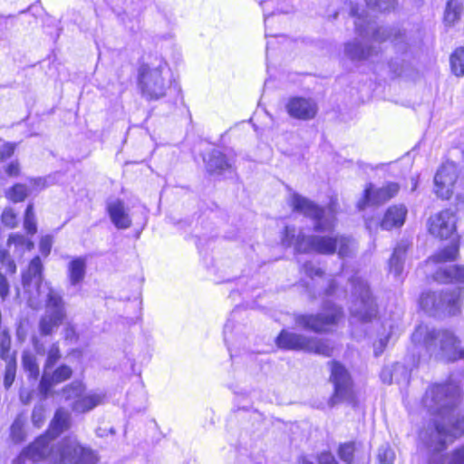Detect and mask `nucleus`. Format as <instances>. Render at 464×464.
<instances>
[{"label": "nucleus", "mask_w": 464, "mask_h": 464, "mask_svg": "<svg viewBox=\"0 0 464 464\" xmlns=\"http://www.w3.org/2000/svg\"><path fill=\"white\" fill-rule=\"evenodd\" d=\"M105 394L102 392L89 391L84 392L78 400H75L71 405L76 413H86L95 407L103 404Z\"/></svg>", "instance_id": "nucleus-23"}, {"label": "nucleus", "mask_w": 464, "mask_h": 464, "mask_svg": "<svg viewBox=\"0 0 464 464\" xmlns=\"http://www.w3.org/2000/svg\"><path fill=\"white\" fill-rule=\"evenodd\" d=\"M459 397V385L453 381L433 384L426 391L422 403L434 418L420 438L430 451H443L448 443L464 435V414L460 416L457 410Z\"/></svg>", "instance_id": "nucleus-1"}, {"label": "nucleus", "mask_w": 464, "mask_h": 464, "mask_svg": "<svg viewBox=\"0 0 464 464\" xmlns=\"http://www.w3.org/2000/svg\"><path fill=\"white\" fill-rule=\"evenodd\" d=\"M137 84L141 97L149 102L159 101L172 90L177 91V87L173 86L170 68L161 56L150 58L140 65Z\"/></svg>", "instance_id": "nucleus-6"}, {"label": "nucleus", "mask_w": 464, "mask_h": 464, "mask_svg": "<svg viewBox=\"0 0 464 464\" xmlns=\"http://www.w3.org/2000/svg\"><path fill=\"white\" fill-rule=\"evenodd\" d=\"M354 452L355 444L353 442H348L340 445L338 450L340 459L348 464L352 463Z\"/></svg>", "instance_id": "nucleus-40"}, {"label": "nucleus", "mask_w": 464, "mask_h": 464, "mask_svg": "<svg viewBox=\"0 0 464 464\" xmlns=\"http://www.w3.org/2000/svg\"><path fill=\"white\" fill-rule=\"evenodd\" d=\"M24 227L28 234L33 235V234L36 233L37 227H36L33 204H28V206L25 209Z\"/></svg>", "instance_id": "nucleus-38"}, {"label": "nucleus", "mask_w": 464, "mask_h": 464, "mask_svg": "<svg viewBox=\"0 0 464 464\" xmlns=\"http://www.w3.org/2000/svg\"><path fill=\"white\" fill-rule=\"evenodd\" d=\"M20 399L21 401L24 402V403H28L29 400H30V397L29 395H26L25 396V393L24 391H21L20 392Z\"/></svg>", "instance_id": "nucleus-58"}, {"label": "nucleus", "mask_w": 464, "mask_h": 464, "mask_svg": "<svg viewBox=\"0 0 464 464\" xmlns=\"http://www.w3.org/2000/svg\"><path fill=\"white\" fill-rule=\"evenodd\" d=\"M411 369L403 363H395L391 367H384L381 373L382 381L391 384L395 382L401 386H406L410 382Z\"/></svg>", "instance_id": "nucleus-22"}, {"label": "nucleus", "mask_w": 464, "mask_h": 464, "mask_svg": "<svg viewBox=\"0 0 464 464\" xmlns=\"http://www.w3.org/2000/svg\"><path fill=\"white\" fill-rule=\"evenodd\" d=\"M44 410L42 407H35L32 412V420L37 427H40L43 422Z\"/></svg>", "instance_id": "nucleus-52"}, {"label": "nucleus", "mask_w": 464, "mask_h": 464, "mask_svg": "<svg viewBox=\"0 0 464 464\" xmlns=\"http://www.w3.org/2000/svg\"><path fill=\"white\" fill-rule=\"evenodd\" d=\"M207 170L211 174L221 175L226 171L231 172L232 164L218 150H211L204 159Z\"/></svg>", "instance_id": "nucleus-25"}, {"label": "nucleus", "mask_w": 464, "mask_h": 464, "mask_svg": "<svg viewBox=\"0 0 464 464\" xmlns=\"http://www.w3.org/2000/svg\"><path fill=\"white\" fill-rule=\"evenodd\" d=\"M107 211L112 224L119 229H126L131 226V218L120 199H115L107 204Z\"/></svg>", "instance_id": "nucleus-24"}, {"label": "nucleus", "mask_w": 464, "mask_h": 464, "mask_svg": "<svg viewBox=\"0 0 464 464\" xmlns=\"http://www.w3.org/2000/svg\"><path fill=\"white\" fill-rule=\"evenodd\" d=\"M11 436L16 442H20L24 439V420L21 418L15 419L12 424Z\"/></svg>", "instance_id": "nucleus-43"}, {"label": "nucleus", "mask_w": 464, "mask_h": 464, "mask_svg": "<svg viewBox=\"0 0 464 464\" xmlns=\"http://www.w3.org/2000/svg\"><path fill=\"white\" fill-rule=\"evenodd\" d=\"M52 245H53L52 237H50V236L43 237L41 238L40 245H39L41 253L44 256H48L51 252Z\"/></svg>", "instance_id": "nucleus-51"}, {"label": "nucleus", "mask_w": 464, "mask_h": 464, "mask_svg": "<svg viewBox=\"0 0 464 464\" xmlns=\"http://www.w3.org/2000/svg\"><path fill=\"white\" fill-rule=\"evenodd\" d=\"M407 212L404 205H393L387 209L379 225L386 230L399 228L404 224Z\"/></svg>", "instance_id": "nucleus-26"}, {"label": "nucleus", "mask_w": 464, "mask_h": 464, "mask_svg": "<svg viewBox=\"0 0 464 464\" xmlns=\"http://www.w3.org/2000/svg\"><path fill=\"white\" fill-rule=\"evenodd\" d=\"M110 431H111V433H114L113 429H111Z\"/></svg>", "instance_id": "nucleus-64"}, {"label": "nucleus", "mask_w": 464, "mask_h": 464, "mask_svg": "<svg viewBox=\"0 0 464 464\" xmlns=\"http://www.w3.org/2000/svg\"><path fill=\"white\" fill-rule=\"evenodd\" d=\"M85 392V386L80 381H74L70 384L66 385L63 389V397L66 401H72V403L78 400Z\"/></svg>", "instance_id": "nucleus-34"}, {"label": "nucleus", "mask_w": 464, "mask_h": 464, "mask_svg": "<svg viewBox=\"0 0 464 464\" xmlns=\"http://www.w3.org/2000/svg\"><path fill=\"white\" fill-rule=\"evenodd\" d=\"M233 327H234V324L231 323L230 320H228L225 326H224V341L227 343L228 342V334L232 332L233 330Z\"/></svg>", "instance_id": "nucleus-56"}, {"label": "nucleus", "mask_w": 464, "mask_h": 464, "mask_svg": "<svg viewBox=\"0 0 464 464\" xmlns=\"http://www.w3.org/2000/svg\"><path fill=\"white\" fill-rule=\"evenodd\" d=\"M411 366H416L425 356L440 357L449 362L464 359V349L459 348L460 341L449 330L418 325L411 334Z\"/></svg>", "instance_id": "nucleus-3"}, {"label": "nucleus", "mask_w": 464, "mask_h": 464, "mask_svg": "<svg viewBox=\"0 0 464 464\" xmlns=\"http://www.w3.org/2000/svg\"><path fill=\"white\" fill-rule=\"evenodd\" d=\"M401 319V311L398 307L385 311L382 317L379 318V350L384 349L390 339L398 329ZM381 351H379V353Z\"/></svg>", "instance_id": "nucleus-18"}, {"label": "nucleus", "mask_w": 464, "mask_h": 464, "mask_svg": "<svg viewBox=\"0 0 464 464\" xmlns=\"http://www.w3.org/2000/svg\"><path fill=\"white\" fill-rule=\"evenodd\" d=\"M456 223L455 213L444 209L429 218V232L435 237L447 239L456 232Z\"/></svg>", "instance_id": "nucleus-15"}, {"label": "nucleus", "mask_w": 464, "mask_h": 464, "mask_svg": "<svg viewBox=\"0 0 464 464\" xmlns=\"http://www.w3.org/2000/svg\"><path fill=\"white\" fill-rule=\"evenodd\" d=\"M448 464H464V444L448 454Z\"/></svg>", "instance_id": "nucleus-45"}, {"label": "nucleus", "mask_w": 464, "mask_h": 464, "mask_svg": "<svg viewBox=\"0 0 464 464\" xmlns=\"http://www.w3.org/2000/svg\"><path fill=\"white\" fill-rule=\"evenodd\" d=\"M409 246L410 243L407 240L399 242L389 260V274L392 275L397 282H401L403 279L404 264Z\"/></svg>", "instance_id": "nucleus-21"}, {"label": "nucleus", "mask_w": 464, "mask_h": 464, "mask_svg": "<svg viewBox=\"0 0 464 464\" xmlns=\"http://www.w3.org/2000/svg\"><path fill=\"white\" fill-rule=\"evenodd\" d=\"M268 17H269V14H264V20H265V24H266L267 20H268Z\"/></svg>", "instance_id": "nucleus-59"}, {"label": "nucleus", "mask_w": 464, "mask_h": 464, "mask_svg": "<svg viewBox=\"0 0 464 464\" xmlns=\"http://www.w3.org/2000/svg\"><path fill=\"white\" fill-rule=\"evenodd\" d=\"M276 343L282 349L304 351L326 357H330L334 352V346L329 340L307 337L285 329L277 336Z\"/></svg>", "instance_id": "nucleus-10"}, {"label": "nucleus", "mask_w": 464, "mask_h": 464, "mask_svg": "<svg viewBox=\"0 0 464 464\" xmlns=\"http://www.w3.org/2000/svg\"><path fill=\"white\" fill-rule=\"evenodd\" d=\"M357 208L363 212L366 227L372 231L377 227L374 216L377 211V191L373 185L370 184L363 192L362 198L358 201Z\"/></svg>", "instance_id": "nucleus-19"}, {"label": "nucleus", "mask_w": 464, "mask_h": 464, "mask_svg": "<svg viewBox=\"0 0 464 464\" xmlns=\"http://www.w3.org/2000/svg\"><path fill=\"white\" fill-rule=\"evenodd\" d=\"M0 262L6 266V271L14 274L16 271V266L10 257L7 250L0 247Z\"/></svg>", "instance_id": "nucleus-46"}, {"label": "nucleus", "mask_w": 464, "mask_h": 464, "mask_svg": "<svg viewBox=\"0 0 464 464\" xmlns=\"http://www.w3.org/2000/svg\"><path fill=\"white\" fill-rule=\"evenodd\" d=\"M459 254V244L458 242H452L450 246L442 248L433 256L429 258L428 263L440 264L448 261H453L456 259Z\"/></svg>", "instance_id": "nucleus-30"}, {"label": "nucleus", "mask_w": 464, "mask_h": 464, "mask_svg": "<svg viewBox=\"0 0 464 464\" xmlns=\"http://www.w3.org/2000/svg\"><path fill=\"white\" fill-rule=\"evenodd\" d=\"M398 6L397 0H379V12H392Z\"/></svg>", "instance_id": "nucleus-50"}, {"label": "nucleus", "mask_w": 464, "mask_h": 464, "mask_svg": "<svg viewBox=\"0 0 464 464\" xmlns=\"http://www.w3.org/2000/svg\"><path fill=\"white\" fill-rule=\"evenodd\" d=\"M343 317L340 307L325 302L324 311L317 314H295L297 326L315 333L326 332Z\"/></svg>", "instance_id": "nucleus-11"}, {"label": "nucleus", "mask_w": 464, "mask_h": 464, "mask_svg": "<svg viewBox=\"0 0 464 464\" xmlns=\"http://www.w3.org/2000/svg\"><path fill=\"white\" fill-rule=\"evenodd\" d=\"M47 371L44 370L39 383V391L44 397L48 395L53 385L65 382L72 374L71 367L65 364L59 366L53 373H49Z\"/></svg>", "instance_id": "nucleus-20"}, {"label": "nucleus", "mask_w": 464, "mask_h": 464, "mask_svg": "<svg viewBox=\"0 0 464 464\" xmlns=\"http://www.w3.org/2000/svg\"><path fill=\"white\" fill-rule=\"evenodd\" d=\"M1 220L5 226L10 228L16 227L18 223L17 216L11 208H7L3 211Z\"/></svg>", "instance_id": "nucleus-44"}, {"label": "nucleus", "mask_w": 464, "mask_h": 464, "mask_svg": "<svg viewBox=\"0 0 464 464\" xmlns=\"http://www.w3.org/2000/svg\"><path fill=\"white\" fill-rule=\"evenodd\" d=\"M266 3H267L266 1H263V2H261L260 4H261V5H266Z\"/></svg>", "instance_id": "nucleus-60"}, {"label": "nucleus", "mask_w": 464, "mask_h": 464, "mask_svg": "<svg viewBox=\"0 0 464 464\" xmlns=\"http://www.w3.org/2000/svg\"><path fill=\"white\" fill-rule=\"evenodd\" d=\"M302 270L311 278H313L314 276H322L323 275V271L319 267H316L315 265L312 262L304 263L302 266Z\"/></svg>", "instance_id": "nucleus-47"}, {"label": "nucleus", "mask_w": 464, "mask_h": 464, "mask_svg": "<svg viewBox=\"0 0 464 464\" xmlns=\"http://www.w3.org/2000/svg\"><path fill=\"white\" fill-rule=\"evenodd\" d=\"M99 430H97V434H98V436H102V434H101V433L99 432Z\"/></svg>", "instance_id": "nucleus-63"}, {"label": "nucleus", "mask_w": 464, "mask_h": 464, "mask_svg": "<svg viewBox=\"0 0 464 464\" xmlns=\"http://www.w3.org/2000/svg\"><path fill=\"white\" fill-rule=\"evenodd\" d=\"M8 247L14 246V255L22 256L26 250H31L34 246L32 241L20 234H12L7 242Z\"/></svg>", "instance_id": "nucleus-29"}, {"label": "nucleus", "mask_w": 464, "mask_h": 464, "mask_svg": "<svg viewBox=\"0 0 464 464\" xmlns=\"http://www.w3.org/2000/svg\"><path fill=\"white\" fill-rule=\"evenodd\" d=\"M61 353L57 343H53L47 353V358L44 364V370H48L53 367V365L60 359Z\"/></svg>", "instance_id": "nucleus-42"}, {"label": "nucleus", "mask_w": 464, "mask_h": 464, "mask_svg": "<svg viewBox=\"0 0 464 464\" xmlns=\"http://www.w3.org/2000/svg\"><path fill=\"white\" fill-rule=\"evenodd\" d=\"M289 203L295 211L300 212L313 220L315 231L330 232L334 229L336 218L332 207L322 208L297 193L292 194Z\"/></svg>", "instance_id": "nucleus-9"}, {"label": "nucleus", "mask_w": 464, "mask_h": 464, "mask_svg": "<svg viewBox=\"0 0 464 464\" xmlns=\"http://www.w3.org/2000/svg\"><path fill=\"white\" fill-rule=\"evenodd\" d=\"M400 185L397 182L388 181L379 188V204L393 198L400 190Z\"/></svg>", "instance_id": "nucleus-36"}, {"label": "nucleus", "mask_w": 464, "mask_h": 464, "mask_svg": "<svg viewBox=\"0 0 464 464\" xmlns=\"http://www.w3.org/2000/svg\"><path fill=\"white\" fill-rule=\"evenodd\" d=\"M14 148L11 143L5 142L0 139V159L5 160L12 156Z\"/></svg>", "instance_id": "nucleus-49"}, {"label": "nucleus", "mask_w": 464, "mask_h": 464, "mask_svg": "<svg viewBox=\"0 0 464 464\" xmlns=\"http://www.w3.org/2000/svg\"><path fill=\"white\" fill-rule=\"evenodd\" d=\"M329 364L331 366L330 379L334 386V393L329 403L334 406L340 401H352V382L348 371L338 362L333 361Z\"/></svg>", "instance_id": "nucleus-13"}, {"label": "nucleus", "mask_w": 464, "mask_h": 464, "mask_svg": "<svg viewBox=\"0 0 464 464\" xmlns=\"http://www.w3.org/2000/svg\"><path fill=\"white\" fill-rule=\"evenodd\" d=\"M24 370L28 372L29 378L36 380L39 376V367L35 355L30 351H24L22 355Z\"/></svg>", "instance_id": "nucleus-33"}, {"label": "nucleus", "mask_w": 464, "mask_h": 464, "mask_svg": "<svg viewBox=\"0 0 464 464\" xmlns=\"http://www.w3.org/2000/svg\"><path fill=\"white\" fill-rule=\"evenodd\" d=\"M64 317L57 315V314L45 313L40 321V332L42 334L48 335L59 327Z\"/></svg>", "instance_id": "nucleus-31"}, {"label": "nucleus", "mask_w": 464, "mask_h": 464, "mask_svg": "<svg viewBox=\"0 0 464 464\" xmlns=\"http://www.w3.org/2000/svg\"><path fill=\"white\" fill-rule=\"evenodd\" d=\"M69 426L70 414L63 409H58L48 432L25 448L14 464H21L25 459L33 462L46 460L47 464H97V452L82 445L76 438H65L57 445L52 443Z\"/></svg>", "instance_id": "nucleus-2"}, {"label": "nucleus", "mask_w": 464, "mask_h": 464, "mask_svg": "<svg viewBox=\"0 0 464 464\" xmlns=\"http://www.w3.org/2000/svg\"><path fill=\"white\" fill-rule=\"evenodd\" d=\"M405 38L404 33L399 28H381L379 26V42L391 40L394 44H399Z\"/></svg>", "instance_id": "nucleus-37"}, {"label": "nucleus", "mask_w": 464, "mask_h": 464, "mask_svg": "<svg viewBox=\"0 0 464 464\" xmlns=\"http://www.w3.org/2000/svg\"><path fill=\"white\" fill-rule=\"evenodd\" d=\"M228 351H229V353H231V349H230V347H228ZM230 357H233V354H232V353H230Z\"/></svg>", "instance_id": "nucleus-61"}, {"label": "nucleus", "mask_w": 464, "mask_h": 464, "mask_svg": "<svg viewBox=\"0 0 464 464\" xmlns=\"http://www.w3.org/2000/svg\"><path fill=\"white\" fill-rule=\"evenodd\" d=\"M434 280L442 284L463 283L464 268L459 266H440L433 276Z\"/></svg>", "instance_id": "nucleus-27"}, {"label": "nucleus", "mask_w": 464, "mask_h": 464, "mask_svg": "<svg viewBox=\"0 0 464 464\" xmlns=\"http://www.w3.org/2000/svg\"><path fill=\"white\" fill-rule=\"evenodd\" d=\"M335 287H336L335 281H334V280H332V281L329 283V286H328V288L325 290L324 295H325L326 296H330V295H334V291H335Z\"/></svg>", "instance_id": "nucleus-57"}, {"label": "nucleus", "mask_w": 464, "mask_h": 464, "mask_svg": "<svg viewBox=\"0 0 464 464\" xmlns=\"http://www.w3.org/2000/svg\"><path fill=\"white\" fill-rule=\"evenodd\" d=\"M22 283L28 295L27 302L30 307L37 308L44 302L45 313L65 317L64 301L61 293L49 283L43 282V265L39 256L33 258L26 271L23 273Z\"/></svg>", "instance_id": "nucleus-4"}, {"label": "nucleus", "mask_w": 464, "mask_h": 464, "mask_svg": "<svg viewBox=\"0 0 464 464\" xmlns=\"http://www.w3.org/2000/svg\"><path fill=\"white\" fill-rule=\"evenodd\" d=\"M285 110L294 119L310 121L316 116L318 105L312 98L295 96L289 98L285 104Z\"/></svg>", "instance_id": "nucleus-17"}, {"label": "nucleus", "mask_w": 464, "mask_h": 464, "mask_svg": "<svg viewBox=\"0 0 464 464\" xmlns=\"http://www.w3.org/2000/svg\"><path fill=\"white\" fill-rule=\"evenodd\" d=\"M457 165L452 161L443 163L437 170L434 177V192L439 198L442 199L450 198L457 180Z\"/></svg>", "instance_id": "nucleus-14"}, {"label": "nucleus", "mask_w": 464, "mask_h": 464, "mask_svg": "<svg viewBox=\"0 0 464 464\" xmlns=\"http://www.w3.org/2000/svg\"><path fill=\"white\" fill-rule=\"evenodd\" d=\"M282 244L285 247L294 246L296 253L314 251L331 255L337 250L338 255L344 257L350 255L353 241L350 237L343 236H305L295 227L286 226L282 236Z\"/></svg>", "instance_id": "nucleus-5"}, {"label": "nucleus", "mask_w": 464, "mask_h": 464, "mask_svg": "<svg viewBox=\"0 0 464 464\" xmlns=\"http://www.w3.org/2000/svg\"><path fill=\"white\" fill-rule=\"evenodd\" d=\"M6 196L13 202H21L28 196V189L24 185L15 184L8 190Z\"/></svg>", "instance_id": "nucleus-39"}, {"label": "nucleus", "mask_w": 464, "mask_h": 464, "mask_svg": "<svg viewBox=\"0 0 464 464\" xmlns=\"http://www.w3.org/2000/svg\"><path fill=\"white\" fill-rule=\"evenodd\" d=\"M379 451V464H392L395 458V453L391 448H385Z\"/></svg>", "instance_id": "nucleus-48"}, {"label": "nucleus", "mask_w": 464, "mask_h": 464, "mask_svg": "<svg viewBox=\"0 0 464 464\" xmlns=\"http://www.w3.org/2000/svg\"><path fill=\"white\" fill-rule=\"evenodd\" d=\"M16 373V364L15 361L10 359L5 366V377H4V385L6 389L10 388L13 384Z\"/></svg>", "instance_id": "nucleus-41"}, {"label": "nucleus", "mask_w": 464, "mask_h": 464, "mask_svg": "<svg viewBox=\"0 0 464 464\" xmlns=\"http://www.w3.org/2000/svg\"><path fill=\"white\" fill-rule=\"evenodd\" d=\"M350 283L353 297L350 307L352 316L363 323L371 321L373 310L367 282L359 277H353Z\"/></svg>", "instance_id": "nucleus-12"}, {"label": "nucleus", "mask_w": 464, "mask_h": 464, "mask_svg": "<svg viewBox=\"0 0 464 464\" xmlns=\"http://www.w3.org/2000/svg\"><path fill=\"white\" fill-rule=\"evenodd\" d=\"M368 10L359 13V8L353 6L351 14L355 17L354 25L361 41L354 39L344 45V53L352 61L367 59L372 51V43L377 34V25L374 21L377 0H365Z\"/></svg>", "instance_id": "nucleus-7"}, {"label": "nucleus", "mask_w": 464, "mask_h": 464, "mask_svg": "<svg viewBox=\"0 0 464 464\" xmlns=\"http://www.w3.org/2000/svg\"><path fill=\"white\" fill-rule=\"evenodd\" d=\"M462 292V288L459 286L440 292H423L420 296L419 305L430 316L455 315L460 311Z\"/></svg>", "instance_id": "nucleus-8"}, {"label": "nucleus", "mask_w": 464, "mask_h": 464, "mask_svg": "<svg viewBox=\"0 0 464 464\" xmlns=\"http://www.w3.org/2000/svg\"><path fill=\"white\" fill-rule=\"evenodd\" d=\"M450 67L452 72L459 77L464 75V48H457L450 55Z\"/></svg>", "instance_id": "nucleus-35"}, {"label": "nucleus", "mask_w": 464, "mask_h": 464, "mask_svg": "<svg viewBox=\"0 0 464 464\" xmlns=\"http://www.w3.org/2000/svg\"><path fill=\"white\" fill-rule=\"evenodd\" d=\"M64 337L66 340L75 342L77 340V334L72 325H67L64 328Z\"/></svg>", "instance_id": "nucleus-54"}, {"label": "nucleus", "mask_w": 464, "mask_h": 464, "mask_svg": "<svg viewBox=\"0 0 464 464\" xmlns=\"http://www.w3.org/2000/svg\"><path fill=\"white\" fill-rule=\"evenodd\" d=\"M86 274V258L76 257L68 265V278L72 286L79 285L84 279Z\"/></svg>", "instance_id": "nucleus-28"}, {"label": "nucleus", "mask_w": 464, "mask_h": 464, "mask_svg": "<svg viewBox=\"0 0 464 464\" xmlns=\"http://www.w3.org/2000/svg\"><path fill=\"white\" fill-rule=\"evenodd\" d=\"M462 12L460 0H449L447 3L444 20L447 24H454L459 18Z\"/></svg>", "instance_id": "nucleus-32"}, {"label": "nucleus", "mask_w": 464, "mask_h": 464, "mask_svg": "<svg viewBox=\"0 0 464 464\" xmlns=\"http://www.w3.org/2000/svg\"><path fill=\"white\" fill-rule=\"evenodd\" d=\"M115 12L122 24L130 33H136L140 30V14L142 12L141 0H123L122 6H119Z\"/></svg>", "instance_id": "nucleus-16"}, {"label": "nucleus", "mask_w": 464, "mask_h": 464, "mask_svg": "<svg viewBox=\"0 0 464 464\" xmlns=\"http://www.w3.org/2000/svg\"><path fill=\"white\" fill-rule=\"evenodd\" d=\"M9 294V284L6 278L0 274V297L5 300Z\"/></svg>", "instance_id": "nucleus-53"}, {"label": "nucleus", "mask_w": 464, "mask_h": 464, "mask_svg": "<svg viewBox=\"0 0 464 464\" xmlns=\"http://www.w3.org/2000/svg\"><path fill=\"white\" fill-rule=\"evenodd\" d=\"M373 353H374V355H377V350L376 349L373 350Z\"/></svg>", "instance_id": "nucleus-62"}, {"label": "nucleus", "mask_w": 464, "mask_h": 464, "mask_svg": "<svg viewBox=\"0 0 464 464\" xmlns=\"http://www.w3.org/2000/svg\"><path fill=\"white\" fill-rule=\"evenodd\" d=\"M5 172L9 176H17L18 173H19V165H18V163L15 162V161H13V162L9 163L8 166L6 167Z\"/></svg>", "instance_id": "nucleus-55"}]
</instances>
